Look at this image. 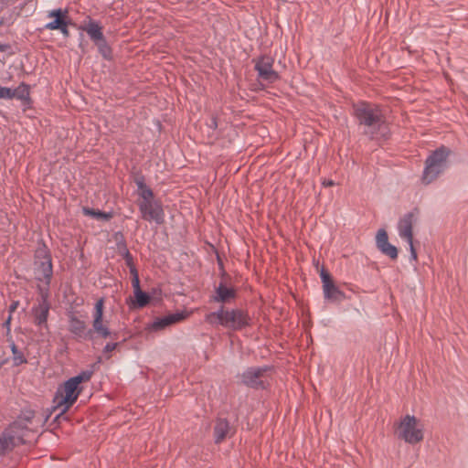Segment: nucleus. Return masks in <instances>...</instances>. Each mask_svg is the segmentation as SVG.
Masks as SVG:
<instances>
[{"label":"nucleus","instance_id":"nucleus-13","mask_svg":"<svg viewBox=\"0 0 468 468\" xmlns=\"http://www.w3.org/2000/svg\"><path fill=\"white\" fill-rule=\"evenodd\" d=\"M188 315L189 314L187 312H177L175 314H169L163 317H157L148 325L147 328L150 331H161L168 326L184 321L188 317Z\"/></svg>","mask_w":468,"mask_h":468},{"label":"nucleus","instance_id":"nucleus-6","mask_svg":"<svg viewBox=\"0 0 468 468\" xmlns=\"http://www.w3.org/2000/svg\"><path fill=\"white\" fill-rule=\"evenodd\" d=\"M449 154V149L441 146L427 158L422 176L425 184L433 182L446 169Z\"/></svg>","mask_w":468,"mask_h":468},{"label":"nucleus","instance_id":"nucleus-24","mask_svg":"<svg viewBox=\"0 0 468 468\" xmlns=\"http://www.w3.org/2000/svg\"><path fill=\"white\" fill-rule=\"evenodd\" d=\"M46 301H47V299L46 300L43 299V303H41L39 305V308L37 312L36 321H37V324H42L47 322L48 314V306L46 303Z\"/></svg>","mask_w":468,"mask_h":468},{"label":"nucleus","instance_id":"nucleus-15","mask_svg":"<svg viewBox=\"0 0 468 468\" xmlns=\"http://www.w3.org/2000/svg\"><path fill=\"white\" fill-rule=\"evenodd\" d=\"M321 279L323 282V289L324 297L331 301H341L344 297L343 292L333 283L330 276L325 273H321Z\"/></svg>","mask_w":468,"mask_h":468},{"label":"nucleus","instance_id":"nucleus-17","mask_svg":"<svg viewBox=\"0 0 468 468\" xmlns=\"http://www.w3.org/2000/svg\"><path fill=\"white\" fill-rule=\"evenodd\" d=\"M135 184L137 186V194L140 197L137 204L145 203L154 198L152 189L144 184L143 177H137Z\"/></svg>","mask_w":468,"mask_h":468},{"label":"nucleus","instance_id":"nucleus-10","mask_svg":"<svg viewBox=\"0 0 468 468\" xmlns=\"http://www.w3.org/2000/svg\"><path fill=\"white\" fill-rule=\"evenodd\" d=\"M104 301L100 299L96 302L92 314L93 331L103 338L112 337V333L109 327V322L103 318Z\"/></svg>","mask_w":468,"mask_h":468},{"label":"nucleus","instance_id":"nucleus-1","mask_svg":"<svg viewBox=\"0 0 468 468\" xmlns=\"http://www.w3.org/2000/svg\"><path fill=\"white\" fill-rule=\"evenodd\" d=\"M356 116L360 124L365 126L364 133L372 139L384 138L388 133V124L381 109L367 102H360L355 107Z\"/></svg>","mask_w":468,"mask_h":468},{"label":"nucleus","instance_id":"nucleus-11","mask_svg":"<svg viewBox=\"0 0 468 468\" xmlns=\"http://www.w3.org/2000/svg\"><path fill=\"white\" fill-rule=\"evenodd\" d=\"M268 367H250L241 375L242 382L251 388L263 387L268 381Z\"/></svg>","mask_w":468,"mask_h":468},{"label":"nucleus","instance_id":"nucleus-8","mask_svg":"<svg viewBox=\"0 0 468 468\" xmlns=\"http://www.w3.org/2000/svg\"><path fill=\"white\" fill-rule=\"evenodd\" d=\"M24 431L20 421L11 424L0 436V455L11 451L24 441Z\"/></svg>","mask_w":468,"mask_h":468},{"label":"nucleus","instance_id":"nucleus-26","mask_svg":"<svg viewBox=\"0 0 468 468\" xmlns=\"http://www.w3.org/2000/svg\"><path fill=\"white\" fill-rule=\"evenodd\" d=\"M96 45L98 46L99 48V50L100 52L101 53V55L106 58H110V55H111V49L110 48L107 46L106 42H105V39H103L102 41H100L98 43H96Z\"/></svg>","mask_w":468,"mask_h":468},{"label":"nucleus","instance_id":"nucleus-29","mask_svg":"<svg viewBox=\"0 0 468 468\" xmlns=\"http://www.w3.org/2000/svg\"><path fill=\"white\" fill-rule=\"evenodd\" d=\"M116 346H117L116 343H109L105 346L104 352L111 353L112 351H113L116 348Z\"/></svg>","mask_w":468,"mask_h":468},{"label":"nucleus","instance_id":"nucleus-35","mask_svg":"<svg viewBox=\"0 0 468 468\" xmlns=\"http://www.w3.org/2000/svg\"><path fill=\"white\" fill-rule=\"evenodd\" d=\"M17 304L18 303L16 302V303H13V304L11 305L10 309H11V312L15 311L17 307Z\"/></svg>","mask_w":468,"mask_h":468},{"label":"nucleus","instance_id":"nucleus-36","mask_svg":"<svg viewBox=\"0 0 468 468\" xmlns=\"http://www.w3.org/2000/svg\"><path fill=\"white\" fill-rule=\"evenodd\" d=\"M5 361H2V362L0 363V367L4 366V364H5Z\"/></svg>","mask_w":468,"mask_h":468},{"label":"nucleus","instance_id":"nucleus-19","mask_svg":"<svg viewBox=\"0 0 468 468\" xmlns=\"http://www.w3.org/2000/svg\"><path fill=\"white\" fill-rule=\"evenodd\" d=\"M83 30L87 32L92 41L96 43L104 39L102 28L97 23L90 21L84 27Z\"/></svg>","mask_w":468,"mask_h":468},{"label":"nucleus","instance_id":"nucleus-30","mask_svg":"<svg viewBox=\"0 0 468 468\" xmlns=\"http://www.w3.org/2000/svg\"><path fill=\"white\" fill-rule=\"evenodd\" d=\"M127 262H128V265L130 266V272H131L132 276L134 277V275H138L137 270L133 265L130 258L127 259Z\"/></svg>","mask_w":468,"mask_h":468},{"label":"nucleus","instance_id":"nucleus-34","mask_svg":"<svg viewBox=\"0 0 468 468\" xmlns=\"http://www.w3.org/2000/svg\"><path fill=\"white\" fill-rule=\"evenodd\" d=\"M323 185H324V186H334V185H335V183H334V181H332V180H328V181H324Z\"/></svg>","mask_w":468,"mask_h":468},{"label":"nucleus","instance_id":"nucleus-23","mask_svg":"<svg viewBox=\"0 0 468 468\" xmlns=\"http://www.w3.org/2000/svg\"><path fill=\"white\" fill-rule=\"evenodd\" d=\"M83 213L98 220L107 221L112 218V214L101 212L89 207H83Z\"/></svg>","mask_w":468,"mask_h":468},{"label":"nucleus","instance_id":"nucleus-18","mask_svg":"<svg viewBox=\"0 0 468 468\" xmlns=\"http://www.w3.org/2000/svg\"><path fill=\"white\" fill-rule=\"evenodd\" d=\"M236 296L235 290L233 288L227 287L224 284H219L217 289V295L215 301L220 303H229Z\"/></svg>","mask_w":468,"mask_h":468},{"label":"nucleus","instance_id":"nucleus-9","mask_svg":"<svg viewBox=\"0 0 468 468\" xmlns=\"http://www.w3.org/2000/svg\"><path fill=\"white\" fill-rule=\"evenodd\" d=\"M142 218L149 222L162 224L165 220V212L160 200L152 199L145 203H138Z\"/></svg>","mask_w":468,"mask_h":468},{"label":"nucleus","instance_id":"nucleus-20","mask_svg":"<svg viewBox=\"0 0 468 468\" xmlns=\"http://www.w3.org/2000/svg\"><path fill=\"white\" fill-rule=\"evenodd\" d=\"M69 330L79 337H86V335L89 334L86 331L85 322L76 317L70 318Z\"/></svg>","mask_w":468,"mask_h":468},{"label":"nucleus","instance_id":"nucleus-31","mask_svg":"<svg viewBox=\"0 0 468 468\" xmlns=\"http://www.w3.org/2000/svg\"><path fill=\"white\" fill-rule=\"evenodd\" d=\"M68 26H69V20L64 24V26L62 27H60L58 29L65 37H68L69 34Z\"/></svg>","mask_w":468,"mask_h":468},{"label":"nucleus","instance_id":"nucleus-32","mask_svg":"<svg viewBox=\"0 0 468 468\" xmlns=\"http://www.w3.org/2000/svg\"><path fill=\"white\" fill-rule=\"evenodd\" d=\"M18 421H20V423H21V428H22V430H23V431H24V434L26 435V432H27V425H26V423H25V422H28V420H18ZM16 422H17V420H16Z\"/></svg>","mask_w":468,"mask_h":468},{"label":"nucleus","instance_id":"nucleus-12","mask_svg":"<svg viewBox=\"0 0 468 468\" xmlns=\"http://www.w3.org/2000/svg\"><path fill=\"white\" fill-rule=\"evenodd\" d=\"M272 66L273 59L271 57H261L256 61L255 69L261 81L270 84L279 79V75L273 70Z\"/></svg>","mask_w":468,"mask_h":468},{"label":"nucleus","instance_id":"nucleus-25","mask_svg":"<svg viewBox=\"0 0 468 468\" xmlns=\"http://www.w3.org/2000/svg\"><path fill=\"white\" fill-rule=\"evenodd\" d=\"M11 350L13 355L12 362L14 366L17 367L27 362L23 353L20 350H18V348L14 343L11 345Z\"/></svg>","mask_w":468,"mask_h":468},{"label":"nucleus","instance_id":"nucleus-27","mask_svg":"<svg viewBox=\"0 0 468 468\" xmlns=\"http://www.w3.org/2000/svg\"><path fill=\"white\" fill-rule=\"evenodd\" d=\"M16 96V90L6 87H0V99H12Z\"/></svg>","mask_w":468,"mask_h":468},{"label":"nucleus","instance_id":"nucleus-2","mask_svg":"<svg viewBox=\"0 0 468 468\" xmlns=\"http://www.w3.org/2000/svg\"><path fill=\"white\" fill-rule=\"evenodd\" d=\"M91 375L90 371H83L78 376L70 378L58 388L54 398L56 407L62 412H66L77 400L81 391L80 385L89 381Z\"/></svg>","mask_w":468,"mask_h":468},{"label":"nucleus","instance_id":"nucleus-14","mask_svg":"<svg viewBox=\"0 0 468 468\" xmlns=\"http://www.w3.org/2000/svg\"><path fill=\"white\" fill-rule=\"evenodd\" d=\"M377 248L392 260L398 258V249L388 242V233L385 229H379L376 235Z\"/></svg>","mask_w":468,"mask_h":468},{"label":"nucleus","instance_id":"nucleus-3","mask_svg":"<svg viewBox=\"0 0 468 468\" xmlns=\"http://www.w3.org/2000/svg\"><path fill=\"white\" fill-rule=\"evenodd\" d=\"M206 321L211 324H220L223 327L239 331L250 324V317L241 309L221 307L217 312L208 314Z\"/></svg>","mask_w":468,"mask_h":468},{"label":"nucleus","instance_id":"nucleus-22","mask_svg":"<svg viewBox=\"0 0 468 468\" xmlns=\"http://www.w3.org/2000/svg\"><path fill=\"white\" fill-rule=\"evenodd\" d=\"M134 301L133 302V304L134 307H144L148 304L150 301V296L144 292L141 289H138L137 292H134Z\"/></svg>","mask_w":468,"mask_h":468},{"label":"nucleus","instance_id":"nucleus-4","mask_svg":"<svg viewBox=\"0 0 468 468\" xmlns=\"http://www.w3.org/2000/svg\"><path fill=\"white\" fill-rule=\"evenodd\" d=\"M395 432L399 439L416 444L424 438V425L420 419L407 414L398 422Z\"/></svg>","mask_w":468,"mask_h":468},{"label":"nucleus","instance_id":"nucleus-16","mask_svg":"<svg viewBox=\"0 0 468 468\" xmlns=\"http://www.w3.org/2000/svg\"><path fill=\"white\" fill-rule=\"evenodd\" d=\"M48 17L53 18L45 27L48 30H58L69 20L68 10L55 9L48 13Z\"/></svg>","mask_w":468,"mask_h":468},{"label":"nucleus","instance_id":"nucleus-7","mask_svg":"<svg viewBox=\"0 0 468 468\" xmlns=\"http://www.w3.org/2000/svg\"><path fill=\"white\" fill-rule=\"evenodd\" d=\"M419 213L413 210L404 214L397 223L399 237L408 243L411 259L417 261V251L413 242V228L418 223Z\"/></svg>","mask_w":468,"mask_h":468},{"label":"nucleus","instance_id":"nucleus-21","mask_svg":"<svg viewBox=\"0 0 468 468\" xmlns=\"http://www.w3.org/2000/svg\"><path fill=\"white\" fill-rule=\"evenodd\" d=\"M229 432V422L225 420H218L215 426L216 441L220 442Z\"/></svg>","mask_w":468,"mask_h":468},{"label":"nucleus","instance_id":"nucleus-33","mask_svg":"<svg viewBox=\"0 0 468 468\" xmlns=\"http://www.w3.org/2000/svg\"><path fill=\"white\" fill-rule=\"evenodd\" d=\"M208 125H209L210 128L216 129L217 126H218L216 118L212 117Z\"/></svg>","mask_w":468,"mask_h":468},{"label":"nucleus","instance_id":"nucleus-5","mask_svg":"<svg viewBox=\"0 0 468 468\" xmlns=\"http://www.w3.org/2000/svg\"><path fill=\"white\" fill-rule=\"evenodd\" d=\"M36 257L35 278L38 282L40 295L46 300L48 297V288L53 273L51 258L45 250H38Z\"/></svg>","mask_w":468,"mask_h":468},{"label":"nucleus","instance_id":"nucleus-28","mask_svg":"<svg viewBox=\"0 0 468 468\" xmlns=\"http://www.w3.org/2000/svg\"><path fill=\"white\" fill-rule=\"evenodd\" d=\"M132 285L133 288V292H137L140 288V280L139 275H134V277H132Z\"/></svg>","mask_w":468,"mask_h":468}]
</instances>
